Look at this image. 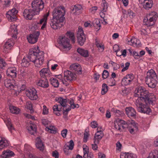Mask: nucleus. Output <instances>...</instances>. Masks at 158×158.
<instances>
[{"label": "nucleus", "instance_id": "473e14b6", "mask_svg": "<svg viewBox=\"0 0 158 158\" xmlns=\"http://www.w3.org/2000/svg\"><path fill=\"white\" fill-rule=\"evenodd\" d=\"M58 102L60 104L61 107H65L67 106L68 101L67 99H64L61 97H59L56 99Z\"/></svg>", "mask_w": 158, "mask_h": 158}, {"label": "nucleus", "instance_id": "bf43d9fd", "mask_svg": "<svg viewBox=\"0 0 158 158\" xmlns=\"http://www.w3.org/2000/svg\"><path fill=\"white\" fill-rule=\"evenodd\" d=\"M74 146L73 141V140H71L69 142V145L68 146L69 149L70 150H72L73 149Z\"/></svg>", "mask_w": 158, "mask_h": 158}, {"label": "nucleus", "instance_id": "37998d69", "mask_svg": "<svg viewBox=\"0 0 158 158\" xmlns=\"http://www.w3.org/2000/svg\"><path fill=\"white\" fill-rule=\"evenodd\" d=\"M112 111L114 112V115L116 116L120 117L123 116V112L121 110H117L114 109H112Z\"/></svg>", "mask_w": 158, "mask_h": 158}, {"label": "nucleus", "instance_id": "79ce46f5", "mask_svg": "<svg viewBox=\"0 0 158 158\" xmlns=\"http://www.w3.org/2000/svg\"><path fill=\"white\" fill-rule=\"evenodd\" d=\"M147 158H158V151L156 150H153L149 153Z\"/></svg>", "mask_w": 158, "mask_h": 158}, {"label": "nucleus", "instance_id": "5fc2aeb1", "mask_svg": "<svg viewBox=\"0 0 158 158\" xmlns=\"http://www.w3.org/2000/svg\"><path fill=\"white\" fill-rule=\"evenodd\" d=\"M83 150L84 153L83 158H86V155L89 154V150L88 147L87 146H86V147L85 148H84L83 147Z\"/></svg>", "mask_w": 158, "mask_h": 158}, {"label": "nucleus", "instance_id": "6e6552de", "mask_svg": "<svg viewBox=\"0 0 158 158\" xmlns=\"http://www.w3.org/2000/svg\"><path fill=\"white\" fill-rule=\"evenodd\" d=\"M39 14L38 12L34 10L33 9H26L23 12V16L27 20H31L32 19L34 16Z\"/></svg>", "mask_w": 158, "mask_h": 158}, {"label": "nucleus", "instance_id": "6e6d98bb", "mask_svg": "<svg viewBox=\"0 0 158 158\" xmlns=\"http://www.w3.org/2000/svg\"><path fill=\"white\" fill-rule=\"evenodd\" d=\"M107 82L109 85L111 86H114L115 85V81L114 79L112 78H110L107 81Z\"/></svg>", "mask_w": 158, "mask_h": 158}, {"label": "nucleus", "instance_id": "ddd939ff", "mask_svg": "<svg viewBox=\"0 0 158 158\" xmlns=\"http://www.w3.org/2000/svg\"><path fill=\"white\" fill-rule=\"evenodd\" d=\"M40 35V33L39 31L35 32L27 36V39L29 43L31 44H35L37 42Z\"/></svg>", "mask_w": 158, "mask_h": 158}, {"label": "nucleus", "instance_id": "20e7f679", "mask_svg": "<svg viewBox=\"0 0 158 158\" xmlns=\"http://www.w3.org/2000/svg\"><path fill=\"white\" fill-rule=\"evenodd\" d=\"M145 82L149 87L154 88L157 83V76L155 71L152 69L147 73Z\"/></svg>", "mask_w": 158, "mask_h": 158}, {"label": "nucleus", "instance_id": "c9c22d12", "mask_svg": "<svg viewBox=\"0 0 158 158\" xmlns=\"http://www.w3.org/2000/svg\"><path fill=\"white\" fill-rule=\"evenodd\" d=\"M9 109L11 113L13 114H18L20 113V109L17 107L14 106H10Z\"/></svg>", "mask_w": 158, "mask_h": 158}, {"label": "nucleus", "instance_id": "de8ad7c7", "mask_svg": "<svg viewBox=\"0 0 158 158\" xmlns=\"http://www.w3.org/2000/svg\"><path fill=\"white\" fill-rule=\"evenodd\" d=\"M130 65V63L127 62L125 64V67H124V64L123 63H121V67L123 68V69L121 70V72H124V71L127 70L129 67Z\"/></svg>", "mask_w": 158, "mask_h": 158}, {"label": "nucleus", "instance_id": "412c9836", "mask_svg": "<svg viewBox=\"0 0 158 158\" xmlns=\"http://www.w3.org/2000/svg\"><path fill=\"white\" fill-rule=\"evenodd\" d=\"M64 79L69 81L74 80L76 79L74 74L70 71L66 70L64 71Z\"/></svg>", "mask_w": 158, "mask_h": 158}, {"label": "nucleus", "instance_id": "a878e982", "mask_svg": "<svg viewBox=\"0 0 158 158\" xmlns=\"http://www.w3.org/2000/svg\"><path fill=\"white\" fill-rule=\"evenodd\" d=\"M27 128L29 132L31 135H34L36 133L37 128L36 125L34 123H30L28 124Z\"/></svg>", "mask_w": 158, "mask_h": 158}, {"label": "nucleus", "instance_id": "58836bf2", "mask_svg": "<svg viewBox=\"0 0 158 158\" xmlns=\"http://www.w3.org/2000/svg\"><path fill=\"white\" fill-rule=\"evenodd\" d=\"M29 60L28 59L27 57H24L23 59L21 62V65L24 67H27L30 64Z\"/></svg>", "mask_w": 158, "mask_h": 158}, {"label": "nucleus", "instance_id": "e433bc0d", "mask_svg": "<svg viewBox=\"0 0 158 158\" xmlns=\"http://www.w3.org/2000/svg\"><path fill=\"white\" fill-rule=\"evenodd\" d=\"M51 84L55 87H59V83L58 80L56 78L52 77L50 79Z\"/></svg>", "mask_w": 158, "mask_h": 158}, {"label": "nucleus", "instance_id": "a19ab883", "mask_svg": "<svg viewBox=\"0 0 158 158\" xmlns=\"http://www.w3.org/2000/svg\"><path fill=\"white\" fill-rule=\"evenodd\" d=\"M114 51L116 52L117 56H122L121 52L119 51V48L118 46L117 45H115L113 47Z\"/></svg>", "mask_w": 158, "mask_h": 158}, {"label": "nucleus", "instance_id": "052dcab7", "mask_svg": "<svg viewBox=\"0 0 158 158\" xmlns=\"http://www.w3.org/2000/svg\"><path fill=\"white\" fill-rule=\"evenodd\" d=\"M68 131V130L67 129H65L61 131V135L63 138H65L66 136L67 133Z\"/></svg>", "mask_w": 158, "mask_h": 158}, {"label": "nucleus", "instance_id": "f8f14e48", "mask_svg": "<svg viewBox=\"0 0 158 158\" xmlns=\"http://www.w3.org/2000/svg\"><path fill=\"white\" fill-rule=\"evenodd\" d=\"M18 11L15 8H13L8 11L6 14V17L10 21H14L16 20V15Z\"/></svg>", "mask_w": 158, "mask_h": 158}, {"label": "nucleus", "instance_id": "f257e3e1", "mask_svg": "<svg viewBox=\"0 0 158 158\" xmlns=\"http://www.w3.org/2000/svg\"><path fill=\"white\" fill-rule=\"evenodd\" d=\"M135 96L138 97L135 102L137 111L141 113L149 114L151 111L149 105L154 104L156 99L154 94L139 86L135 90Z\"/></svg>", "mask_w": 158, "mask_h": 158}, {"label": "nucleus", "instance_id": "7ed1b4c3", "mask_svg": "<svg viewBox=\"0 0 158 158\" xmlns=\"http://www.w3.org/2000/svg\"><path fill=\"white\" fill-rule=\"evenodd\" d=\"M71 40L72 43H74L75 42V37L74 34L70 32H68L65 34V36H62L59 38V43L60 44L64 49L69 50L71 47L69 44V41L68 37Z\"/></svg>", "mask_w": 158, "mask_h": 158}, {"label": "nucleus", "instance_id": "4c0bfd02", "mask_svg": "<svg viewBox=\"0 0 158 158\" xmlns=\"http://www.w3.org/2000/svg\"><path fill=\"white\" fill-rule=\"evenodd\" d=\"M4 121L9 131H11L12 130L14 129L10 119L7 118Z\"/></svg>", "mask_w": 158, "mask_h": 158}, {"label": "nucleus", "instance_id": "393cba45", "mask_svg": "<svg viewBox=\"0 0 158 158\" xmlns=\"http://www.w3.org/2000/svg\"><path fill=\"white\" fill-rule=\"evenodd\" d=\"M126 112L130 118H135L136 116V112L135 109L131 107H126L125 109Z\"/></svg>", "mask_w": 158, "mask_h": 158}, {"label": "nucleus", "instance_id": "e2e57ef3", "mask_svg": "<svg viewBox=\"0 0 158 158\" xmlns=\"http://www.w3.org/2000/svg\"><path fill=\"white\" fill-rule=\"evenodd\" d=\"M6 64V63L3 59L0 58V68H2V67L4 66Z\"/></svg>", "mask_w": 158, "mask_h": 158}, {"label": "nucleus", "instance_id": "0eeeda50", "mask_svg": "<svg viewBox=\"0 0 158 158\" xmlns=\"http://www.w3.org/2000/svg\"><path fill=\"white\" fill-rule=\"evenodd\" d=\"M31 5L32 9L38 11L39 14L44 8V3L42 0H34Z\"/></svg>", "mask_w": 158, "mask_h": 158}, {"label": "nucleus", "instance_id": "13d9d810", "mask_svg": "<svg viewBox=\"0 0 158 158\" xmlns=\"http://www.w3.org/2000/svg\"><path fill=\"white\" fill-rule=\"evenodd\" d=\"M109 73L108 71L106 70L103 71L102 74V77L103 79L106 78L109 76Z\"/></svg>", "mask_w": 158, "mask_h": 158}, {"label": "nucleus", "instance_id": "2eb2a0df", "mask_svg": "<svg viewBox=\"0 0 158 158\" xmlns=\"http://www.w3.org/2000/svg\"><path fill=\"white\" fill-rule=\"evenodd\" d=\"M40 78H49L51 76L49 69L47 68H43L39 71Z\"/></svg>", "mask_w": 158, "mask_h": 158}, {"label": "nucleus", "instance_id": "ea45409f", "mask_svg": "<svg viewBox=\"0 0 158 158\" xmlns=\"http://www.w3.org/2000/svg\"><path fill=\"white\" fill-rule=\"evenodd\" d=\"M157 18V15L156 13V12H152L147 15L146 18L147 19H156Z\"/></svg>", "mask_w": 158, "mask_h": 158}, {"label": "nucleus", "instance_id": "5701e85b", "mask_svg": "<svg viewBox=\"0 0 158 158\" xmlns=\"http://www.w3.org/2000/svg\"><path fill=\"white\" fill-rule=\"evenodd\" d=\"M101 127H98L97 129V132L95 134L94 137V142L99 143L101 139L104 135L103 131L99 129H100Z\"/></svg>", "mask_w": 158, "mask_h": 158}, {"label": "nucleus", "instance_id": "4468645a", "mask_svg": "<svg viewBox=\"0 0 158 158\" xmlns=\"http://www.w3.org/2000/svg\"><path fill=\"white\" fill-rule=\"evenodd\" d=\"M134 78L132 74H129L126 76L122 80L121 83L124 85H127L131 84Z\"/></svg>", "mask_w": 158, "mask_h": 158}, {"label": "nucleus", "instance_id": "4d7b16f0", "mask_svg": "<svg viewBox=\"0 0 158 158\" xmlns=\"http://www.w3.org/2000/svg\"><path fill=\"white\" fill-rule=\"evenodd\" d=\"M127 14L129 15L131 18H133L135 16V14L131 10L129 9L127 11Z\"/></svg>", "mask_w": 158, "mask_h": 158}, {"label": "nucleus", "instance_id": "69168bd1", "mask_svg": "<svg viewBox=\"0 0 158 158\" xmlns=\"http://www.w3.org/2000/svg\"><path fill=\"white\" fill-rule=\"evenodd\" d=\"M52 156L55 158H58L59 156V153L56 151H53L52 152Z\"/></svg>", "mask_w": 158, "mask_h": 158}, {"label": "nucleus", "instance_id": "680f3d73", "mask_svg": "<svg viewBox=\"0 0 158 158\" xmlns=\"http://www.w3.org/2000/svg\"><path fill=\"white\" fill-rule=\"evenodd\" d=\"M10 4V1L9 0H5L4 1V3L3 4V6L5 7H9Z\"/></svg>", "mask_w": 158, "mask_h": 158}, {"label": "nucleus", "instance_id": "cd10ccee", "mask_svg": "<svg viewBox=\"0 0 158 158\" xmlns=\"http://www.w3.org/2000/svg\"><path fill=\"white\" fill-rule=\"evenodd\" d=\"M9 33L11 32L12 34V37L16 39L17 38V35L18 34L17 26L15 24H13L10 26V29L9 31Z\"/></svg>", "mask_w": 158, "mask_h": 158}, {"label": "nucleus", "instance_id": "49530a36", "mask_svg": "<svg viewBox=\"0 0 158 158\" xmlns=\"http://www.w3.org/2000/svg\"><path fill=\"white\" fill-rule=\"evenodd\" d=\"M108 91V86L105 83L103 84L102 85L101 94L104 95Z\"/></svg>", "mask_w": 158, "mask_h": 158}, {"label": "nucleus", "instance_id": "c756f323", "mask_svg": "<svg viewBox=\"0 0 158 158\" xmlns=\"http://www.w3.org/2000/svg\"><path fill=\"white\" fill-rule=\"evenodd\" d=\"M14 153L10 150H6L3 152L1 155L2 158H8L14 156Z\"/></svg>", "mask_w": 158, "mask_h": 158}, {"label": "nucleus", "instance_id": "603ef678", "mask_svg": "<svg viewBox=\"0 0 158 158\" xmlns=\"http://www.w3.org/2000/svg\"><path fill=\"white\" fill-rule=\"evenodd\" d=\"M102 10L103 12H106V11L108 8L107 3L104 1L103 2L102 4Z\"/></svg>", "mask_w": 158, "mask_h": 158}, {"label": "nucleus", "instance_id": "f3484780", "mask_svg": "<svg viewBox=\"0 0 158 158\" xmlns=\"http://www.w3.org/2000/svg\"><path fill=\"white\" fill-rule=\"evenodd\" d=\"M18 73V71L15 67H10L8 68L6 71V74L8 76L11 77L12 78H15Z\"/></svg>", "mask_w": 158, "mask_h": 158}, {"label": "nucleus", "instance_id": "7c9ffc66", "mask_svg": "<svg viewBox=\"0 0 158 158\" xmlns=\"http://www.w3.org/2000/svg\"><path fill=\"white\" fill-rule=\"evenodd\" d=\"M36 146L40 151H43L44 148V145L39 137L36 139Z\"/></svg>", "mask_w": 158, "mask_h": 158}, {"label": "nucleus", "instance_id": "bb28decb", "mask_svg": "<svg viewBox=\"0 0 158 158\" xmlns=\"http://www.w3.org/2000/svg\"><path fill=\"white\" fill-rule=\"evenodd\" d=\"M128 42L130 45L134 47H139L141 45L139 40L134 37H132Z\"/></svg>", "mask_w": 158, "mask_h": 158}, {"label": "nucleus", "instance_id": "9b49d317", "mask_svg": "<svg viewBox=\"0 0 158 158\" xmlns=\"http://www.w3.org/2000/svg\"><path fill=\"white\" fill-rule=\"evenodd\" d=\"M25 93L27 96L31 100H36L38 98L37 91L34 88L28 89L26 91Z\"/></svg>", "mask_w": 158, "mask_h": 158}, {"label": "nucleus", "instance_id": "3c124183", "mask_svg": "<svg viewBox=\"0 0 158 158\" xmlns=\"http://www.w3.org/2000/svg\"><path fill=\"white\" fill-rule=\"evenodd\" d=\"M53 109L54 112L60 111L62 110V107L61 105L56 104L53 106Z\"/></svg>", "mask_w": 158, "mask_h": 158}, {"label": "nucleus", "instance_id": "b1692460", "mask_svg": "<svg viewBox=\"0 0 158 158\" xmlns=\"http://www.w3.org/2000/svg\"><path fill=\"white\" fill-rule=\"evenodd\" d=\"M38 86L43 88H47L49 86V83L47 79L40 78L36 83Z\"/></svg>", "mask_w": 158, "mask_h": 158}, {"label": "nucleus", "instance_id": "864d4df0", "mask_svg": "<svg viewBox=\"0 0 158 158\" xmlns=\"http://www.w3.org/2000/svg\"><path fill=\"white\" fill-rule=\"evenodd\" d=\"M41 121L43 124L46 127L50 124V122L47 119H42Z\"/></svg>", "mask_w": 158, "mask_h": 158}, {"label": "nucleus", "instance_id": "f03ea898", "mask_svg": "<svg viewBox=\"0 0 158 158\" xmlns=\"http://www.w3.org/2000/svg\"><path fill=\"white\" fill-rule=\"evenodd\" d=\"M44 54L43 51H40L38 46L30 49L27 58L29 61L34 63L35 66L40 67L42 65L44 60Z\"/></svg>", "mask_w": 158, "mask_h": 158}, {"label": "nucleus", "instance_id": "a211bd4d", "mask_svg": "<svg viewBox=\"0 0 158 158\" xmlns=\"http://www.w3.org/2000/svg\"><path fill=\"white\" fill-rule=\"evenodd\" d=\"M139 2L146 10H149L151 8L153 5L152 0H139Z\"/></svg>", "mask_w": 158, "mask_h": 158}, {"label": "nucleus", "instance_id": "c03bdc74", "mask_svg": "<svg viewBox=\"0 0 158 158\" xmlns=\"http://www.w3.org/2000/svg\"><path fill=\"white\" fill-rule=\"evenodd\" d=\"M49 15V12H48L46 14H45L44 15L43 18L40 20V21L39 23L42 24V23H47V18Z\"/></svg>", "mask_w": 158, "mask_h": 158}, {"label": "nucleus", "instance_id": "4be33fe9", "mask_svg": "<svg viewBox=\"0 0 158 158\" xmlns=\"http://www.w3.org/2000/svg\"><path fill=\"white\" fill-rule=\"evenodd\" d=\"M62 22H59V20L53 18V19L51 21L50 24V26L54 29H56L60 28L62 27Z\"/></svg>", "mask_w": 158, "mask_h": 158}, {"label": "nucleus", "instance_id": "338daca9", "mask_svg": "<svg viewBox=\"0 0 158 158\" xmlns=\"http://www.w3.org/2000/svg\"><path fill=\"white\" fill-rule=\"evenodd\" d=\"M94 144H92V148L94 150H97L98 147L97 145L98 143H95L94 142Z\"/></svg>", "mask_w": 158, "mask_h": 158}, {"label": "nucleus", "instance_id": "09e8293b", "mask_svg": "<svg viewBox=\"0 0 158 158\" xmlns=\"http://www.w3.org/2000/svg\"><path fill=\"white\" fill-rule=\"evenodd\" d=\"M82 9V7L80 5H77L74 6V7L72 10V11H75V12H77L78 11L80 12V11Z\"/></svg>", "mask_w": 158, "mask_h": 158}, {"label": "nucleus", "instance_id": "f704fd0d", "mask_svg": "<svg viewBox=\"0 0 158 158\" xmlns=\"http://www.w3.org/2000/svg\"><path fill=\"white\" fill-rule=\"evenodd\" d=\"M136 155L133 153H122L120 156V158H136Z\"/></svg>", "mask_w": 158, "mask_h": 158}, {"label": "nucleus", "instance_id": "8fccbe9b", "mask_svg": "<svg viewBox=\"0 0 158 158\" xmlns=\"http://www.w3.org/2000/svg\"><path fill=\"white\" fill-rule=\"evenodd\" d=\"M25 107L27 108V109L30 110L31 113L33 112L32 105L30 102H27L25 105Z\"/></svg>", "mask_w": 158, "mask_h": 158}, {"label": "nucleus", "instance_id": "dca6fc26", "mask_svg": "<svg viewBox=\"0 0 158 158\" xmlns=\"http://www.w3.org/2000/svg\"><path fill=\"white\" fill-rule=\"evenodd\" d=\"M69 69L73 71L75 73L81 74L82 73L81 67L78 64L74 63L71 64L69 67Z\"/></svg>", "mask_w": 158, "mask_h": 158}, {"label": "nucleus", "instance_id": "2f4dec72", "mask_svg": "<svg viewBox=\"0 0 158 158\" xmlns=\"http://www.w3.org/2000/svg\"><path fill=\"white\" fill-rule=\"evenodd\" d=\"M156 19H143V23H145V24L148 27H150L154 25L155 23Z\"/></svg>", "mask_w": 158, "mask_h": 158}, {"label": "nucleus", "instance_id": "aec40b11", "mask_svg": "<svg viewBox=\"0 0 158 158\" xmlns=\"http://www.w3.org/2000/svg\"><path fill=\"white\" fill-rule=\"evenodd\" d=\"M4 84L7 88L10 89L15 90V88L17 87L16 85H15L14 84L13 80L9 79L4 80Z\"/></svg>", "mask_w": 158, "mask_h": 158}, {"label": "nucleus", "instance_id": "0e129e2a", "mask_svg": "<svg viewBox=\"0 0 158 158\" xmlns=\"http://www.w3.org/2000/svg\"><path fill=\"white\" fill-rule=\"evenodd\" d=\"M91 127L93 128H96L98 126V124L96 121H93L91 123Z\"/></svg>", "mask_w": 158, "mask_h": 158}, {"label": "nucleus", "instance_id": "c85d7f7f", "mask_svg": "<svg viewBox=\"0 0 158 158\" xmlns=\"http://www.w3.org/2000/svg\"><path fill=\"white\" fill-rule=\"evenodd\" d=\"M9 141L4 138L0 137V151L3 148L8 146Z\"/></svg>", "mask_w": 158, "mask_h": 158}, {"label": "nucleus", "instance_id": "6ab92c4d", "mask_svg": "<svg viewBox=\"0 0 158 158\" xmlns=\"http://www.w3.org/2000/svg\"><path fill=\"white\" fill-rule=\"evenodd\" d=\"M128 130L130 133L132 135H134L138 131V127L137 124L134 122L128 123Z\"/></svg>", "mask_w": 158, "mask_h": 158}, {"label": "nucleus", "instance_id": "9d476101", "mask_svg": "<svg viewBox=\"0 0 158 158\" xmlns=\"http://www.w3.org/2000/svg\"><path fill=\"white\" fill-rule=\"evenodd\" d=\"M77 37V42L81 46L83 45L86 40V37L82 28H79Z\"/></svg>", "mask_w": 158, "mask_h": 158}, {"label": "nucleus", "instance_id": "774afa93", "mask_svg": "<svg viewBox=\"0 0 158 158\" xmlns=\"http://www.w3.org/2000/svg\"><path fill=\"white\" fill-rule=\"evenodd\" d=\"M48 113V109L46 106L44 105L43 106V114H46Z\"/></svg>", "mask_w": 158, "mask_h": 158}, {"label": "nucleus", "instance_id": "a18cd8bd", "mask_svg": "<svg viewBox=\"0 0 158 158\" xmlns=\"http://www.w3.org/2000/svg\"><path fill=\"white\" fill-rule=\"evenodd\" d=\"M45 130L47 131H50V132L52 133H54L56 132L55 127L54 126H51L50 124L46 127Z\"/></svg>", "mask_w": 158, "mask_h": 158}, {"label": "nucleus", "instance_id": "1a4fd4ad", "mask_svg": "<svg viewBox=\"0 0 158 158\" xmlns=\"http://www.w3.org/2000/svg\"><path fill=\"white\" fill-rule=\"evenodd\" d=\"M15 44L14 40L12 38L7 39L3 46V51L5 53H8L12 48Z\"/></svg>", "mask_w": 158, "mask_h": 158}, {"label": "nucleus", "instance_id": "423d86ee", "mask_svg": "<svg viewBox=\"0 0 158 158\" xmlns=\"http://www.w3.org/2000/svg\"><path fill=\"white\" fill-rule=\"evenodd\" d=\"M114 127L116 129L121 132L123 130L128 128V124L124 120L118 119L114 122Z\"/></svg>", "mask_w": 158, "mask_h": 158}, {"label": "nucleus", "instance_id": "39448f33", "mask_svg": "<svg viewBox=\"0 0 158 158\" xmlns=\"http://www.w3.org/2000/svg\"><path fill=\"white\" fill-rule=\"evenodd\" d=\"M65 8L63 6H58L54 9L52 12L53 18L59 20V22H64L65 15Z\"/></svg>", "mask_w": 158, "mask_h": 158}, {"label": "nucleus", "instance_id": "72a5a7b5", "mask_svg": "<svg viewBox=\"0 0 158 158\" xmlns=\"http://www.w3.org/2000/svg\"><path fill=\"white\" fill-rule=\"evenodd\" d=\"M77 52L81 56L87 57L89 56V52L87 50L81 48H78L77 50Z\"/></svg>", "mask_w": 158, "mask_h": 158}]
</instances>
